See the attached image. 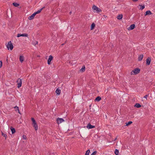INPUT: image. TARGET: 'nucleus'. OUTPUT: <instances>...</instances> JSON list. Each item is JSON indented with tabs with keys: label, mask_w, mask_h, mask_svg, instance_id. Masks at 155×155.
<instances>
[{
	"label": "nucleus",
	"mask_w": 155,
	"mask_h": 155,
	"mask_svg": "<svg viewBox=\"0 0 155 155\" xmlns=\"http://www.w3.org/2000/svg\"><path fill=\"white\" fill-rule=\"evenodd\" d=\"M31 120L32 122V124L33 127H34L35 130H37L38 129V126L35 120L33 118H32Z\"/></svg>",
	"instance_id": "nucleus-1"
},
{
	"label": "nucleus",
	"mask_w": 155,
	"mask_h": 155,
	"mask_svg": "<svg viewBox=\"0 0 155 155\" xmlns=\"http://www.w3.org/2000/svg\"><path fill=\"white\" fill-rule=\"evenodd\" d=\"M6 46L8 50L10 49L11 51L13 49V46L11 41L8 42V44L6 45Z\"/></svg>",
	"instance_id": "nucleus-2"
},
{
	"label": "nucleus",
	"mask_w": 155,
	"mask_h": 155,
	"mask_svg": "<svg viewBox=\"0 0 155 155\" xmlns=\"http://www.w3.org/2000/svg\"><path fill=\"white\" fill-rule=\"evenodd\" d=\"M140 71V70L139 68H135L131 72L130 74L131 75L136 74L139 73Z\"/></svg>",
	"instance_id": "nucleus-3"
},
{
	"label": "nucleus",
	"mask_w": 155,
	"mask_h": 155,
	"mask_svg": "<svg viewBox=\"0 0 155 155\" xmlns=\"http://www.w3.org/2000/svg\"><path fill=\"white\" fill-rule=\"evenodd\" d=\"M17 87L18 88H20L22 84V79L19 78L17 81Z\"/></svg>",
	"instance_id": "nucleus-4"
},
{
	"label": "nucleus",
	"mask_w": 155,
	"mask_h": 155,
	"mask_svg": "<svg viewBox=\"0 0 155 155\" xmlns=\"http://www.w3.org/2000/svg\"><path fill=\"white\" fill-rule=\"evenodd\" d=\"M57 123L58 124L61 123L62 122L64 121V120L61 118H58L56 120Z\"/></svg>",
	"instance_id": "nucleus-5"
},
{
	"label": "nucleus",
	"mask_w": 155,
	"mask_h": 155,
	"mask_svg": "<svg viewBox=\"0 0 155 155\" xmlns=\"http://www.w3.org/2000/svg\"><path fill=\"white\" fill-rule=\"evenodd\" d=\"M28 34L26 33H24V34H17V37H19L20 36L28 37Z\"/></svg>",
	"instance_id": "nucleus-6"
},
{
	"label": "nucleus",
	"mask_w": 155,
	"mask_h": 155,
	"mask_svg": "<svg viewBox=\"0 0 155 155\" xmlns=\"http://www.w3.org/2000/svg\"><path fill=\"white\" fill-rule=\"evenodd\" d=\"M53 57L52 56L50 55L48 59V64L49 65L51 64V60H52Z\"/></svg>",
	"instance_id": "nucleus-7"
},
{
	"label": "nucleus",
	"mask_w": 155,
	"mask_h": 155,
	"mask_svg": "<svg viewBox=\"0 0 155 155\" xmlns=\"http://www.w3.org/2000/svg\"><path fill=\"white\" fill-rule=\"evenodd\" d=\"M35 15V14L34 13L31 16L28 17V19L30 20L33 19Z\"/></svg>",
	"instance_id": "nucleus-8"
},
{
	"label": "nucleus",
	"mask_w": 155,
	"mask_h": 155,
	"mask_svg": "<svg viewBox=\"0 0 155 155\" xmlns=\"http://www.w3.org/2000/svg\"><path fill=\"white\" fill-rule=\"evenodd\" d=\"M87 128L90 129L94 128L95 126H94L91 125L90 123H89L87 125Z\"/></svg>",
	"instance_id": "nucleus-9"
},
{
	"label": "nucleus",
	"mask_w": 155,
	"mask_h": 155,
	"mask_svg": "<svg viewBox=\"0 0 155 155\" xmlns=\"http://www.w3.org/2000/svg\"><path fill=\"white\" fill-rule=\"evenodd\" d=\"M151 61V59L150 58H148L146 60V64L147 65H149Z\"/></svg>",
	"instance_id": "nucleus-10"
},
{
	"label": "nucleus",
	"mask_w": 155,
	"mask_h": 155,
	"mask_svg": "<svg viewBox=\"0 0 155 155\" xmlns=\"http://www.w3.org/2000/svg\"><path fill=\"white\" fill-rule=\"evenodd\" d=\"M135 27V25L134 24L131 25L129 28V30H132Z\"/></svg>",
	"instance_id": "nucleus-11"
},
{
	"label": "nucleus",
	"mask_w": 155,
	"mask_h": 155,
	"mask_svg": "<svg viewBox=\"0 0 155 155\" xmlns=\"http://www.w3.org/2000/svg\"><path fill=\"white\" fill-rule=\"evenodd\" d=\"M19 59L20 61L22 63L24 61V57L23 56H20L19 57Z\"/></svg>",
	"instance_id": "nucleus-12"
},
{
	"label": "nucleus",
	"mask_w": 155,
	"mask_h": 155,
	"mask_svg": "<svg viewBox=\"0 0 155 155\" xmlns=\"http://www.w3.org/2000/svg\"><path fill=\"white\" fill-rule=\"evenodd\" d=\"M95 26V25L94 24V23H93L91 25V30H93L94 29V28Z\"/></svg>",
	"instance_id": "nucleus-13"
},
{
	"label": "nucleus",
	"mask_w": 155,
	"mask_h": 155,
	"mask_svg": "<svg viewBox=\"0 0 155 155\" xmlns=\"http://www.w3.org/2000/svg\"><path fill=\"white\" fill-rule=\"evenodd\" d=\"M45 8V7H43L41 8L39 10H38V11H37L36 12H35V14L36 15L37 14H38L40 13L41 11L42 10V9Z\"/></svg>",
	"instance_id": "nucleus-14"
},
{
	"label": "nucleus",
	"mask_w": 155,
	"mask_h": 155,
	"mask_svg": "<svg viewBox=\"0 0 155 155\" xmlns=\"http://www.w3.org/2000/svg\"><path fill=\"white\" fill-rule=\"evenodd\" d=\"M61 92V90L59 89L58 88H57L56 91V93L58 95L60 94Z\"/></svg>",
	"instance_id": "nucleus-15"
},
{
	"label": "nucleus",
	"mask_w": 155,
	"mask_h": 155,
	"mask_svg": "<svg viewBox=\"0 0 155 155\" xmlns=\"http://www.w3.org/2000/svg\"><path fill=\"white\" fill-rule=\"evenodd\" d=\"M152 14L151 11L150 10L147 11L146 12L145 15H150Z\"/></svg>",
	"instance_id": "nucleus-16"
},
{
	"label": "nucleus",
	"mask_w": 155,
	"mask_h": 155,
	"mask_svg": "<svg viewBox=\"0 0 155 155\" xmlns=\"http://www.w3.org/2000/svg\"><path fill=\"white\" fill-rule=\"evenodd\" d=\"M10 129L12 131V134H13L15 132V128H13L12 127H10Z\"/></svg>",
	"instance_id": "nucleus-17"
},
{
	"label": "nucleus",
	"mask_w": 155,
	"mask_h": 155,
	"mask_svg": "<svg viewBox=\"0 0 155 155\" xmlns=\"http://www.w3.org/2000/svg\"><path fill=\"white\" fill-rule=\"evenodd\" d=\"M85 71V67L84 66H83L82 68L80 70L81 72H83Z\"/></svg>",
	"instance_id": "nucleus-18"
},
{
	"label": "nucleus",
	"mask_w": 155,
	"mask_h": 155,
	"mask_svg": "<svg viewBox=\"0 0 155 155\" xmlns=\"http://www.w3.org/2000/svg\"><path fill=\"white\" fill-rule=\"evenodd\" d=\"M143 54L140 55L138 57L139 60V61H141L142 59L143 58Z\"/></svg>",
	"instance_id": "nucleus-19"
},
{
	"label": "nucleus",
	"mask_w": 155,
	"mask_h": 155,
	"mask_svg": "<svg viewBox=\"0 0 155 155\" xmlns=\"http://www.w3.org/2000/svg\"><path fill=\"white\" fill-rule=\"evenodd\" d=\"M123 15L122 14L120 15H118L117 17V18L118 19H121L122 18Z\"/></svg>",
	"instance_id": "nucleus-20"
},
{
	"label": "nucleus",
	"mask_w": 155,
	"mask_h": 155,
	"mask_svg": "<svg viewBox=\"0 0 155 155\" xmlns=\"http://www.w3.org/2000/svg\"><path fill=\"white\" fill-rule=\"evenodd\" d=\"M14 108L15 109V111L18 110V113H19L20 114H21L19 110V108L18 107H17V106H15L14 107Z\"/></svg>",
	"instance_id": "nucleus-21"
},
{
	"label": "nucleus",
	"mask_w": 155,
	"mask_h": 155,
	"mask_svg": "<svg viewBox=\"0 0 155 155\" xmlns=\"http://www.w3.org/2000/svg\"><path fill=\"white\" fill-rule=\"evenodd\" d=\"M38 43V42L37 41H33L32 42V44L34 45H37Z\"/></svg>",
	"instance_id": "nucleus-22"
},
{
	"label": "nucleus",
	"mask_w": 155,
	"mask_h": 155,
	"mask_svg": "<svg viewBox=\"0 0 155 155\" xmlns=\"http://www.w3.org/2000/svg\"><path fill=\"white\" fill-rule=\"evenodd\" d=\"M92 9L93 10L97 11V7L96 6L94 5L92 7Z\"/></svg>",
	"instance_id": "nucleus-23"
},
{
	"label": "nucleus",
	"mask_w": 155,
	"mask_h": 155,
	"mask_svg": "<svg viewBox=\"0 0 155 155\" xmlns=\"http://www.w3.org/2000/svg\"><path fill=\"white\" fill-rule=\"evenodd\" d=\"M135 106L137 108H139L141 107V105L138 103H136L135 105Z\"/></svg>",
	"instance_id": "nucleus-24"
},
{
	"label": "nucleus",
	"mask_w": 155,
	"mask_h": 155,
	"mask_svg": "<svg viewBox=\"0 0 155 155\" xmlns=\"http://www.w3.org/2000/svg\"><path fill=\"white\" fill-rule=\"evenodd\" d=\"M12 4L14 6L16 7H18L19 5L18 4L15 2L13 3Z\"/></svg>",
	"instance_id": "nucleus-25"
},
{
	"label": "nucleus",
	"mask_w": 155,
	"mask_h": 155,
	"mask_svg": "<svg viewBox=\"0 0 155 155\" xmlns=\"http://www.w3.org/2000/svg\"><path fill=\"white\" fill-rule=\"evenodd\" d=\"M90 150H88L86 152L85 155H89V153H90Z\"/></svg>",
	"instance_id": "nucleus-26"
},
{
	"label": "nucleus",
	"mask_w": 155,
	"mask_h": 155,
	"mask_svg": "<svg viewBox=\"0 0 155 155\" xmlns=\"http://www.w3.org/2000/svg\"><path fill=\"white\" fill-rule=\"evenodd\" d=\"M119 153V151L117 149H116L115 151V153L116 155H118Z\"/></svg>",
	"instance_id": "nucleus-27"
},
{
	"label": "nucleus",
	"mask_w": 155,
	"mask_h": 155,
	"mask_svg": "<svg viewBox=\"0 0 155 155\" xmlns=\"http://www.w3.org/2000/svg\"><path fill=\"white\" fill-rule=\"evenodd\" d=\"M2 136H4L5 137V139L6 138L7 135L6 134L3 133L2 132Z\"/></svg>",
	"instance_id": "nucleus-28"
},
{
	"label": "nucleus",
	"mask_w": 155,
	"mask_h": 155,
	"mask_svg": "<svg viewBox=\"0 0 155 155\" xmlns=\"http://www.w3.org/2000/svg\"><path fill=\"white\" fill-rule=\"evenodd\" d=\"M139 6L141 7L140 9L141 10H143L145 8V6L144 5L142 6L141 5H139Z\"/></svg>",
	"instance_id": "nucleus-29"
},
{
	"label": "nucleus",
	"mask_w": 155,
	"mask_h": 155,
	"mask_svg": "<svg viewBox=\"0 0 155 155\" xmlns=\"http://www.w3.org/2000/svg\"><path fill=\"white\" fill-rule=\"evenodd\" d=\"M131 123H132V122L130 121L128 123H126V125L127 126H128Z\"/></svg>",
	"instance_id": "nucleus-30"
},
{
	"label": "nucleus",
	"mask_w": 155,
	"mask_h": 155,
	"mask_svg": "<svg viewBox=\"0 0 155 155\" xmlns=\"http://www.w3.org/2000/svg\"><path fill=\"white\" fill-rule=\"evenodd\" d=\"M22 137L23 139L24 140H26L27 139V137L26 135H23L22 136Z\"/></svg>",
	"instance_id": "nucleus-31"
},
{
	"label": "nucleus",
	"mask_w": 155,
	"mask_h": 155,
	"mask_svg": "<svg viewBox=\"0 0 155 155\" xmlns=\"http://www.w3.org/2000/svg\"><path fill=\"white\" fill-rule=\"evenodd\" d=\"M97 153V152L95 151L93 152L91 155H95Z\"/></svg>",
	"instance_id": "nucleus-32"
},
{
	"label": "nucleus",
	"mask_w": 155,
	"mask_h": 155,
	"mask_svg": "<svg viewBox=\"0 0 155 155\" xmlns=\"http://www.w3.org/2000/svg\"><path fill=\"white\" fill-rule=\"evenodd\" d=\"M101 99V97L97 96V101H99Z\"/></svg>",
	"instance_id": "nucleus-33"
},
{
	"label": "nucleus",
	"mask_w": 155,
	"mask_h": 155,
	"mask_svg": "<svg viewBox=\"0 0 155 155\" xmlns=\"http://www.w3.org/2000/svg\"><path fill=\"white\" fill-rule=\"evenodd\" d=\"M2 62L1 61H0V68H1L2 66Z\"/></svg>",
	"instance_id": "nucleus-34"
},
{
	"label": "nucleus",
	"mask_w": 155,
	"mask_h": 155,
	"mask_svg": "<svg viewBox=\"0 0 155 155\" xmlns=\"http://www.w3.org/2000/svg\"><path fill=\"white\" fill-rule=\"evenodd\" d=\"M101 11V10L97 8V12H100Z\"/></svg>",
	"instance_id": "nucleus-35"
},
{
	"label": "nucleus",
	"mask_w": 155,
	"mask_h": 155,
	"mask_svg": "<svg viewBox=\"0 0 155 155\" xmlns=\"http://www.w3.org/2000/svg\"><path fill=\"white\" fill-rule=\"evenodd\" d=\"M148 97V95H145L144 97L146 98V99H147V97Z\"/></svg>",
	"instance_id": "nucleus-36"
},
{
	"label": "nucleus",
	"mask_w": 155,
	"mask_h": 155,
	"mask_svg": "<svg viewBox=\"0 0 155 155\" xmlns=\"http://www.w3.org/2000/svg\"><path fill=\"white\" fill-rule=\"evenodd\" d=\"M134 2H136L138 1V0H132Z\"/></svg>",
	"instance_id": "nucleus-37"
},
{
	"label": "nucleus",
	"mask_w": 155,
	"mask_h": 155,
	"mask_svg": "<svg viewBox=\"0 0 155 155\" xmlns=\"http://www.w3.org/2000/svg\"><path fill=\"white\" fill-rule=\"evenodd\" d=\"M97 97H96L95 98V101H97Z\"/></svg>",
	"instance_id": "nucleus-38"
},
{
	"label": "nucleus",
	"mask_w": 155,
	"mask_h": 155,
	"mask_svg": "<svg viewBox=\"0 0 155 155\" xmlns=\"http://www.w3.org/2000/svg\"><path fill=\"white\" fill-rule=\"evenodd\" d=\"M117 139V138H116L115 139H114V140H116Z\"/></svg>",
	"instance_id": "nucleus-39"
},
{
	"label": "nucleus",
	"mask_w": 155,
	"mask_h": 155,
	"mask_svg": "<svg viewBox=\"0 0 155 155\" xmlns=\"http://www.w3.org/2000/svg\"><path fill=\"white\" fill-rule=\"evenodd\" d=\"M71 12H70V14H71Z\"/></svg>",
	"instance_id": "nucleus-40"
}]
</instances>
